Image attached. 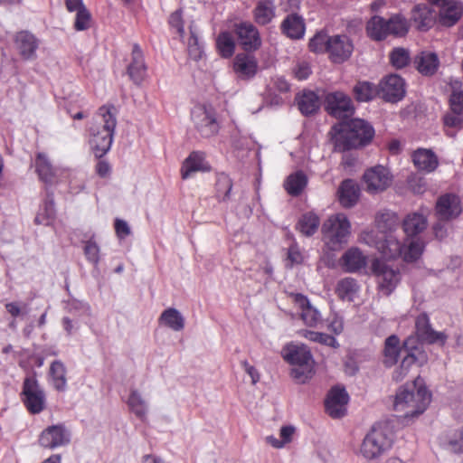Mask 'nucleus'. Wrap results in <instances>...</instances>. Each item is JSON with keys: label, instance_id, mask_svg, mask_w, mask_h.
Here are the masks:
<instances>
[{"label": "nucleus", "instance_id": "obj_60", "mask_svg": "<svg viewBox=\"0 0 463 463\" xmlns=\"http://www.w3.org/2000/svg\"><path fill=\"white\" fill-rule=\"evenodd\" d=\"M301 317L306 325L314 326L317 325L318 319V311L312 307H307L301 312Z\"/></svg>", "mask_w": 463, "mask_h": 463}, {"label": "nucleus", "instance_id": "obj_52", "mask_svg": "<svg viewBox=\"0 0 463 463\" xmlns=\"http://www.w3.org/2000/svg\"><path fill=\"white\" fill-rule=\"evenodd\" d=\"M390 61L396 69H402L410 62V53L404 48H394L390 53Z\"/></svg>", "mask_w": 463, "mask_h": 463}, {"label": "nucleus", "instance_id": "obj_30", "mask_svg": "<svg viewBox=\"0 0 463 463\" xmlns=\"http://www.w3.org/2000/svg\"><path fill=\"white\" fill-rule=\"evenodd\" d=\"M280 29L282 33L290 39H301L305 33L304 20L297 14H288L282 21Z\"/></svg>", "mask_w": 463, "mask_h": 463}, {"label": "nucleus", "instance_id": "obj_51", "mask_svg": "<svg viewBox=\"0 0 463 463\" xmlns=\"http://www.w3.org/2000/svg\"><path fill=\"white\" fill-rule=\"evenodd\" d=\"M446 133L449 137H454L456 132L455 128L459 129L463 128V114L453 112L448 113L443 118Z\"/></svg>", "mask_w": 463, "mask_h": 463}, {"label": "nucleus", "instance_id": "obj_61", "mask_svg": "<svg viewBox=\"0 0 463 463\" xmlns=\"http://www.w3.org/2000/svg\"><path fill=\"white\" fill-rule=\"evenodd\" d=\"M450 109L453 112L463 114V91L453 92L450 96Z\"/></svg>", "mask_w": 463, "mask_h": 463}, {"label": "nucleus", "instance_id": "obj_20", "mask_svg": "<svg viewBox=\"0 0 463 463\" xmlns=\"http://www.w3.org/2000/svg\"><path fill=\"white\" fill-rule=\"evenodd\" d=\"M363 178L367 191L371 193L382 192L392 183V175L388 168L380 165L366 170Z\"/></svg>", "mask_w": 463, "mask_h": 463}, {"label": "nucleus", "instance_id": "obj_62", "mask_svg": "<svg viewBox=\"0 0 463 463\" xmlns=\"http://www.w3.org/2000/svg\"><path fill=\"white\" fill-rule=\"evenodd\" d=\"M115 231L119 238H126L130 234V228L127 222L121 219L115 220Z\"/></svg>", "mask_w": 463, "mask_h": 463}, {"label": "nucleus", "instance_id": "obj_5", "mask_svg": "<svg viewBox=\"0 0 463 463\" xmlns=\"http://www.w3.org/2000/svg\"><path fill=\"white\" fill-rule=\"evenodd\" d=\"M417 384L418 381L410 388L402 387L395 397L394 410L403 411L406 418L423 413L430 402L431 395L427 388Z\"/></svg>", "mask_w": 463, "mask_h": 463}, {"label": "nucleus", "instance_id": "obj_46", "mask_svg": "<svg viewBox=\"0 0 463 463\" xmlns=\"http://www.w3.org/2000/svg\"><path fill=\"white\" fill-rule=\"evenodd\" d=\"M232 180L225 173H218L216 175L215 190L216 196L220 202H227L231 198Z\"/></svg>", "mask_w": 463, "mask_h": 463}, {"label": "nucleus", "instance_id": "obj_18", "mask_svg": "<svg viewBox=\"0 0 463 463\" xmlns=\"http://www.w3.org/2000/svg\"><path fill=\"white\" fill-rule=\"evenodd\" d=\"M460 198L454 194L440 195L435 205V214L439 221H451L462 213Z\"/></svg>", "mask_w": 463, "mask_h": 463}, {"label": "nucleus", "instance_id": "obj_24", "mask_svg": "<svg viewBox=\"0 0 463 463\" xmlns=\"http://www.w3.org/2000/svg\"><path fill=\"white\" fill-rule=\"evenodd\" d=\"M147 67L145 62L144 54L137 43L132 48L131 61L127 67V74L136 85H140L146 76Z\"/></svg>", "mask_w": 463, "mask_h": 463}, {"label": "nucleus", "instance_id": "obj_25", "mask_svg": "<svg viewBox=\"0 0 463 463\" xmlns=\"http://www.w3.org/2000/svg\"><path fill=\"white\" fill-rule=\"evenodd\" d=\"M210 170L211 166L205 160L203 153L194 151L184 161L181 175L183 179H188L195 172H209Z\"/></svg>", "mask_w": 463, "mask_h": 463}, {"label": "nucleus", "instance_id": "obj_8", "mask_svg": "<svg viewBox=\"0 0 463 463\" xmlns=\"http://www.w3.org/2000/svg\"><path fill=\"white\" fill-rule=\"evenodd\" d=\"M191 119L197 133L203 138L215 136L220 129L215 109L212 106L197 105L191 111Z\"/></svg>", "mask_w": 463, "mask_h": 463}, {"label": "nucleus", "instance_id": "obj_58", "mask_svg": "<svg viewBox=\"0 0 463 463\" xmlns=\"http://www.w3.org/2000/svg\"><path fill=\"white\" fill-rule=\"evenodd\" d=\"M303 257L296 245H291L288 250L287 267L292 268L296 264L302 262Z\"/></svg>", "mask_w": 463, "mask_h": 463}, {"label": "nucleus", "instance_id": "obj_50", "mask_svg": "<svg viewBox=\"0 0 463 463\" xmlns=\"http://www.w3.org/2000/svg\"><path fill=\"white\" fill-rule=\"evenodd\" d=\"M130 411L139 419L143 420L147 412L146 401L137 390H132L128 401Z\"/></svg>", "mask_w": 463, "mask_h": 463}, {"label": "nucleus", "instance_id": "obj_40", "mask_svg": "<svg viewBox=\"0 0 463 463\" xmlns=\"http://www.w3.org/2000/svg\"><path fill=\"white\" fill-rule=\"evenodd\" d=\"M307 184V176L303 171L290 174L284 181V188L293 197L300 195Z\"/></svg>", "mask_w": 463, "mask_h": 463}, {"label": "nucleus", "instance_id": "obj_64", "mask_svg": "<svg viewBox=\"0 0 463 463\" xmlns=\"http://www.w3.org/2000/svg\"><path fill=\"white\" fill-rule=\"evenodd\" d=\"M444 221H438L432 227L433 233L436 239L442 241L448 235L446 225L443 223Z\"/></svg>", "mask_w": 463, "mask_h": 463}, {"label": "nucleus", "instance_id": "obj_48", "mask_svg": "<svg viewBox=\"0 0 463 463\" xmlns=\"http://www.w3.org/2000/svg\"><path fill=\"white\" fill-rule=\"evenodd\" d=\"M359 286L357 281L353 278H345L341 279L336 288L338 296L342 299L353 301L358 292Z\"/></svg>", "mask_w": 463, "mask_h": 463}, {"label": "nucleus", "instance_id": "obj_36", "mask_svg": "<svg viewBox=\"0 0 463 463\" xmlns=\"http://www.w3.org/2000/svg\"><path fill=\"white\" fill-rule=\"evenodd\" d=\"M366 33L369 38L373 41L381 42L388 36L387 19L373 15L366 24Z\"/></svg>", "mask_w": 463, "mask_h": 463}, {"label": "nucleus", "instance_id": "obj_53", "mask_svg": "<svg viewBox=\"0 0 463 463\" xmlns=\"http://www.w3.org/2000/svg\"><path fill=\"white\" fill-rule=\"evenodd\" d=\"M83 251L88 261L93 264L94 271L98 272L100 251L99 245L94 241L89 240L85 242Z\"/></svg>", "mask_w": 463, "mask_h": 463}, {"label": "nucleus", "instance_id": "obj_7", "mask_svg": "<svg viewBox=\"0 0 463 463\" xmlns=\"http://www.w3.org/2000/svg\"><path fill=\"white\" fill-rule=\"evenodd\" d=\"M378 250L388 259L402 257L406 262L416 261L422 254L424 244L420 240H412L408 245L402 243L392 235L385 237L384 241L376 245Z\"/></svg>", "mask_w": 463, "mask_h": 463}, {"label": "nucleus", "instance_id": "obj_9", "mask_svg": "<svg viewBox=\"0 0 463 463\" xmlns=\"http://www.w3.org/2000/svg\"><path fill=\"white\" fill-rule=\"evenodd\" d=\"M403 351L406 354L403 356L400 367L393 373V379L397 382L403 379L412 364L423 366L428 362L427 353L422 346L417 345V339L413 335H410L403 342Z\"/></svg>", "mask_w": 463, "mask_h": 463}, {"label": "nucleus", "instance_id": "obj_10", "mask_svg": "<svg viewBox=\"0 0 463 463\" xmlns=\"http://www.w3.org/2000/svg\"><path fill=\"white\" fill-rule=\"evenodd\" d=\"M372 271L377 279L379 290L385 296H389L401 280L400 270L381 260L373 261Z\"/></svg>", "mask_w": 463, "mask_h": 463}, {"label": "nucleus", "instance_id": "obj_33", "mask_svg": "<svg viewBox=\"0 0 463 463\" xmlns=\"http://www.w3.org/2000/svg\"><path fill=\"white\" fill-rule=\"evenodd\" d=\"M403 349L401 346V342L396 335H391L384 341V347L383 351V363L386 367H392L398 362L400 354Z\"/></svg>", "mask_w": 463, "mask_h": 463}, {"label": "nucleus", "instance_id": "obj_13", "mask_svg": "<svg viewBox=\"0 0 463 463\" xmlns=\"http://www.w3.org/2000/svg\"><path fill=\"white\" fill-rule=\"evenodd\" d=\"M232 32L236 35L238 44L246 52L258 51L262 40L257 27L250 22H240L233 24Z\"/></svg>", "mask_w": 463, "mask_h": 463}, {"label": "nucleus", "instance_id": "obj_21", "mask_svg": "<svg viewBox=\"0 0 463 463\" xmlns=\"http://www.w3.org/2000/svg\"><path fill=\"white\" fill-rule=\"evenodd\" d=\"M14 48L24 61H33L37 58L39 39L29 31L18 32L14 38Z\"/></svg>", "mask_w": 463, "mask_h": 463}, {"label": "nucleus", "instance_id": "obj_11", "mask_svg": "<svg viewBox=\"0 0 463 463\" xmlns=\"http://www.w3.org/2000/svg\"><path fill=\"white\" fill-rule=\"evenodd\" d=\"M353 51V42L346 34L329 36L325 43V52L328 59L335 64H342L349 60Z\"/></svg>", "mask_w": 463, "mask_h": 463}, {"label": "nucleus", "instance_id": "obj_1", "mask_svg": "<svg viewBox=\"0 0 463 463\" xmlns=\"http://www.w3.org/2000/svg\"><path fill=\"white\" fill-rule=\"evenodd\" d=\"M374 134V128L369 122L352 118L335 124L329 133L334 150L337 152L364 147L371 143Z\"/></svg>", "mask_w": 463, "mask_h": 463}, {"label": "nucleus", "instance_id": "obj_29", "mask_svg": "<svg viewBox=\"0 0 463 463\" xmlns=\"http://www.w3.org/2000/svg\"><path fill=\"white\" fill-rule=\"evenodd\" d=\"M414 64L421 75L432 76L439 67V59L435 52H421L415 57Z\"/></svg>", "mask_w": 463, "mask_h": 463}, {"label": "nucleus", "instance_id": "obj_23", "mask_svg": "<svg viewBox=\"0 0 463 463\" xmlns=\"http://www.w3.org/2000/svg\"><path fill=\"white\" fill-rule=\"evenodd\" d=\"M259 65L256 57L250 52L238 53L233 60V71L238 79L250 80L258 72Z\"/></svg>", "mask_w": 463, "mask_h": 463}, {"label": "nucleus", "instance_id": "obj_27", "mask_svg": "<svg viewBox=\"0 0 463 463\" xmlns=\"http://www.w3.org/2000/svg\"><path fill=\"white\" fill-rule=\"evenodd\" d=\"M411 21L418 30L426 32L434 24L435 14L427 5H417L411 11Z\"/></svg>", "mask_w": 463, "mask_h": 463}, {"label": "nucleus", "instance_id": "obj_34", "mask_svg": "<svg viewBox=\"0 0 463 463\" xmlns=\"http://www.w3.org/2000/svg\"><path fill=\"white\" fill-rule=\"evenodd\" d=\"M367 258L358 248H351L342 257V265L348 272H357L364 269Z\"/></svg>", "mask_w": 463, "mask_h": 463}, {"label": "nucleus", "instance_id": "obj_28", "mask_svg": "<svg viewBox=\"0 0 463 463\" xmlns=\"http://www.w3.org/2000/svg\"><path fill=\"white\" fill-rule=\"evenodd\" d=\"M338 199L340 203L347 208L354 206L360 196V187L352 179L344 180L338 188Z\"/></svg>", "mask_w": 463, "mask_h": 463}, {"label": "nucleus", "instance_id": "obj_43", "mask_svg": "<svg viewBox=\"0 0 463 463\" xmlns=\"http://www.w3.org/2000/svg\"><path fill=\"white\" fill-rule=\"evenodd\" d=\"M355 99L358 102H368L379 95V86L369 81H358L353 89Z\"/></svg>", "mask_w": 463, "mask_h": 463}, {"label": "nucleus", "instance_id": "obj_59", "mask_svg": "<svg viewBox=\"0 0 463 463\" xmlns=\"http://www.w3.org/2000/svg\"><path fill=\"white\" fill-rule=\"evenodd\" d=\"M169 24L171 27L175 28L176 32L180 36H183L184 33V23L182 19V11L176 10L173 14H171L169 17Z\"/></svg>", "mask_w": 463, "mask_h": 463}, {"label": "nucleus", "instance_id": "obj_37", "mask_svg": "<svg viewBox=\"0 0 463 463\" xmlns=\"http://www.w3.org/2000/svg\"><path fill=\"white\" fill-rule=\"evenodd\" d=\"M298 109L305 116L314 114L318 109V94L312 90H303L295 99Z\"/></svg>", "mask_w": 463, "mask_h": 463}, {"label": "nucleus", "instance_id": "obj_42", "mask_svg": "<svg viewBox=\"0 0 463 463\" xmlns=\"http://www.w3.org/2000/svg\"><path fill=\"white\" fill-rule=\"evenodd\" d=\"M409 20L402 14H392L387 19L388 33L394 37H404L410 30Z\"/></svg>", "mask_w": 463, "mask_h": 463}, {"label": "nucleus", "instance_id": "obj_56", "mask_svg": "<svg viewBox=\"0 0 463 463\" xmlns=\"http://www.w3.org/2000/svg\"><path fill=\"white\" fill-rule=\"evenodd\" d=\"M66 308L70 313L82 316L90 313V307L87 302L78 299H71L68 302Z\"/></svg>", "mask_w": 463, "mask_h": 463}, {"label": "nucleus", "instance_id": "obj_32", "mask_svg": "<svg viewBox=\"0 0 463 463\" xmlns=\"http://www.w3.org/2000/svg\"><path fill=\"white\" fill-rule=\"evenodd\" d=\"M427 217L418 212L408 213L402 221V229L408 237L417 236L427 228Z\"/></svg>", "mask_w": 463, "mask_h": 463}, {"label": "nucleus", "instance_id": "obj_45", "mask_svg": "<svg viewBox=\"0 0 463 463\" xmlns=\"http://www.w3.org/2000/svg\"><path fill=\"white\" fill-rule=\"evenodd\" d=\"M216 48L222 58H230L235 51V41L231 33L221 32L216 38Z\"/></svg>", "mask_w": 463, "mask_h": 463}, {"label": "nucleus", "instance_id": "obj_16", "mask_svg": "<svg viewBox=\"0 0 463 463\" xmlns=\"http://www.w3.org/2000/svg\"><path fill=\"white\" fill-rule=\"evenodd\" d=\"M415 329L416 335L413 336L417 339V345L422 346V343L430 345L439 343L443 345L446 343L447 335L443 332H437L431 327L430 318L425 313L417 317Z\"/></svg>", "mask_w": 463, "mask_h": 463}, {"label": "nucleus", "instance_id": "obj_49", "mask_svg": "<svg viewBox=\"0 0 463 463\" xmlns=\"http://www.w3.org/2000/svg\"><path fill=\"white\" fill-rule=\"evenodd\" d=\"M318 228V216L313 213H304L297 223V229L306 236L313 235Z\"/></svg>", "mask_w": 463, "mask_h": 463}, {"label": "nucleus", "instance_id": "obj_6", "mask_svg": "<svg viewBox=\"0 0 463 463\" xmlns=\"http://www.w3.org/2000/svg\"><path fill=\"white\" fill-rule=\"evenodd\" d=\"M323 241L328 250H339L348 242L351 224L344 213L330 216L323 224Z\"/></svg>", "mask_w": 463, "mask_h": 463}, {"label": "nucleus", "instance_id": "obj_12", "mask_svg": "<svg viewBox=\"0 0 463 463\" xmlns=\"http://www.w3.org/2000/svg\"><path fill=\"white\" fill-rule=\"evenodd\" d=\"M23 402L33 414H38L45 408V394L34 375L25 377L23 383Z\"/></svg>", "mask_w": 463, "mask_h": 463}, {"label": "nucleus", "instance_id": "obj_47", "mask_svg": "<svg viewBox=\"0 0 463 463\" xmlns=\"http://www.w3.org/2000/svg\"><path fill=\"white\" fill-rule=\"evenodd\" d=\"M50 373L52 378L54 388L59 392H64L67 386L66 368L62 362L53 361L50 367Z\"/></svg>", "mask_w": 463, "mask_h": 463}, {"label": "nucleus", "instance_id": "obj_44", "mask_svg": "<svg viewBox=\"0 0 463 463\" xmlns=\"http://www.w3.org/2000/svg\"><path fill=\"white\" fill-rule=\"evenodd\" d=\"M274 15V5L272 0L260 1L254 9L255 21L260 25L269 24Z\"/></svg>", "mask_w": 463, "mask_h": 463}, {"label": "nucleus", "instance_id": "obj_4", "mask_svg": "<svg viewBox=\"0 0 463 463\" xmlns=\"http://www.w3.org/2000/svg\"><path fill=\"white\" fill-rule=\"evenodd\" d=\"M281 356L293 366L290 375L298 383H306L312 378L315 360L306 345L288 343L281 349Z\"/></svg>", "mask_w": 463, "mask_h": 463}, {"label": "nucleus", "instance_id": "obj_2", "mask_svg": "<svg viewBox=\"0 0 463 463\" xmlns=\"http://www.w3.org/2000/svg\"><path fill=\"white\" fill-rule=\"evenodd\" d=\"M96 124L90 128V144L97 158H102L111 148L117 115L114 106H102L99 109Z\"/></svg>", "mask_w": 463, "mask_h": 463}, {"label": "nucleus", "instance_id": "obj_31", "mask_svg": "<svg viewBox=\"0 0 463 463\" xmlns=\"http://www.w3.org/2000/svg\"><path fill=\"white\" fill-rule=\"evenodd\" d=\"M412 162L420 171L427 173L434 171L438 166V158L430 149L419 148L412 153Z\"/></svg>", "mask_w": 463, "mask_h": 463}, {"label": "nucleus", "instance_id": "obj_63", "mask_svg": "<svg viewBox=\"0 0 463 463\" xmlns=\"http://www.w3.org/2000/svg\"><path fill=\"white\" fill-rule=\"evenodd\" d=\"M326 326L335 335L341 334L344 328L342 319L335 316L332 318V320L326 321Z\"/></svg>", "mask_w": 463, "mask_h": 463}, {"label": "nucleus", "instance_id": "obj_17", "mask_svg": "<svg viewBox=\"0 0 463 463\" xmlns=\"http://www.w3.org/2000/svg\"><path fill=\"white\" fill-rule=\"evenodd\" d=\"M379 95L388 102L395 103L406 93L405 81L397 74L385 76L379 83Z\"/></svg>", "mask_w": 463, "mask_h": 463}, {"label": "nucleus", "instance_id": "obj_19", "mask_svg": "<svg viewBox=\"0 0 463 463\" xmlns=\"http://www.w3.org/2000/svg\"><path fill=\"white\" fill-rule=\"evenodd\" d=\"M71 441V432L63 424L52 425L44 429L40 437L39 444L46 449H53L66 446Z\"/></svg>", "mask_w": 463, "mask_h": 463}, {"label": "nucleus", "instance_id": "obj_54", "mask_svg": "<svg viewBox=\"0 0 463 463\" xmlns=\"http://www.w3.org/2000/svg\"><path fill=\"white\" fill-rule=\"evenodd\" d=\"M188 53L189 56L194 60L198 61L202 58L203 53V46L199 42V38L195 34L194 31L191 30V35L188 39Z\"/></svg>", "mask_w": 463, "mask_h": 463}, {"label": "nucleus", "instance_id": "obj_38", "mask_svg": "<svg viewBox=\"0 0 463 463\" xmlns=\"http://www.w3.org/2000/svg\"><path fill=\"white\" fill-rule=\"evenodd\" d=\"M56 216L53 193L46 189V197L43 206L40 209L34 222L37 224L48 226L52 224Z\"/></svg>", "mask_w": 463, "mask_h": 463}, {"label": "nucleus", "instance_id": "obj_15", "mask_svg": "<svg viewBox=\"0 0 463 463\" xmlns=\"http://www.w3.org/2000/svg\"><path fill=\"white\" fill-rule=\"evenodd\" d=\"M349 395L342 385L330 389L325 400V411L332 419H342L347 413Z\"/></svg>", "mask_w": 463, "mask_h": 463}, {"label": "nucleus", "instance_id": "obj_3", "mask_svg": "<svg viewBox=\"0 0 463 463\" xmlns=\"http://www.w3.org/2000/svg\"><path fill=\"white\" fill-rule=\"evenodd\" d=\"M395 439L393 427L385 421L374 423L364 437L360 454L367 460H376L392 448Z\"/></svg>", "mask_w": 463, "mask_h": 463}, {"label": "nucleus", "instance_id": "obj_57", "mask_svg": "<svg viewBox=\"0 0 463 463\" xmlns=\"http://www.w3.org/2000/svg\"><path fill=\"white\" fill-rule=\"evenodd\" d=\"M292 72H293L295 78H297L299 80H304L309 77L312 71H311V67L307 61H299L297 62L295 67L292 69Z\"/></svg>", "mask_w": 463, "mask_h": 463}, {"label": "nucleus", "instance_id": "obj_14", "mask_svg": "<svg viewBox=\"0 0 463 463\" xmlns=\"http://www.w3.org/2000/svg\"><path fill=\"white\" fill-rule=\"evenodd\" d=\"M325 109L329 115L340 121H347L354 113L353 101L343 92L329 93L326 97Z\"/></svg>", "mask_w": 463, "mask_h": 463}, {"label": "nucleus", "instance_id": "obj_22", "mask_svg": "<svg viewBox=\"0 0 463 463\" xmlns=\"http://www.w3.org/2000/svg\"><path fill=\"white\" fill-rule=\"evenodd\" d=\"M35 168L40 180L46 185L57 184L61 181L64 175L63 170L54 167L43 153H38L35 158Z\"/></svg>", "mask_w": 463, "mask_h": 463}, {"label": "nucleus", "instance_id": "obj_41", "mask_svg": "<svg viewBox=\"0 0 463 463\" xmlns=\"http://www.w3.org/2000/svg\"><path fill=\"white\" fill-rule=\"evenodd\" d=\"M159 322L175 332L181 331L184 327V317L175 307L164 310L160 315Z\"/></svg>", "mask_w": 463, "mask_h": 463}, {"label": "nucleus", "instance_id": "obj_55", "mask_svg": "<svg viewBox=\"0 0 463 463\" xmlns=\"http://www.w3.org/2000/svg\"><path fill=\"white\" fill-rule=\"evenodd\" d=\"M76 18L74 23V28L77 31H84L90 27V14L86 7L81 8L76 12Z\"/></svg>", "mask_w": 463, "mask_h": 463}, {"label": "nucleus", "instance_id": "obj_39", "mask_svg": "<svg viewBox=\"0 0 463 463\" xmlns=\"http://www.w3.org/2000/svg\"><path fill=\"white\" fill-rule=\"evenodd\" d=\"M441 447L455 454H463V427L439 438Z\"/></svg>", "mask_w": 463, "mask_h": 463}, {"label": "nucleus", "instance_id": "obj_26", "mask_svg": "<svg viewBox=\"0 0 463 463\" xmlns=\"http://www.w3.org/2000/svg\"><path fill=\"white\" fill-rule=\"evenodd\" d=\"M463 14V4L458 0H450L439 8V21L440 24L451 27L455 25Z\"/></svg>", "mask_w": 463, "mask_h": 463}, {"label": "nucleus", "instance_id": "obj_35", "mask_svg": "<svg viewBox=\"0 0 463 463\" xmlns=\"http://www.w3.org/2000/svg\"><path fill=\"white\" fill-rule=\"evenodd\" d=\"M375 223L379 232L383 234L382 241H384L385 237L392 235V232L397 229L400 220L395 213L386 210L376 215Z\"/></svg>", "mask_w": 463, "mask_h": 463}]
</instances>
